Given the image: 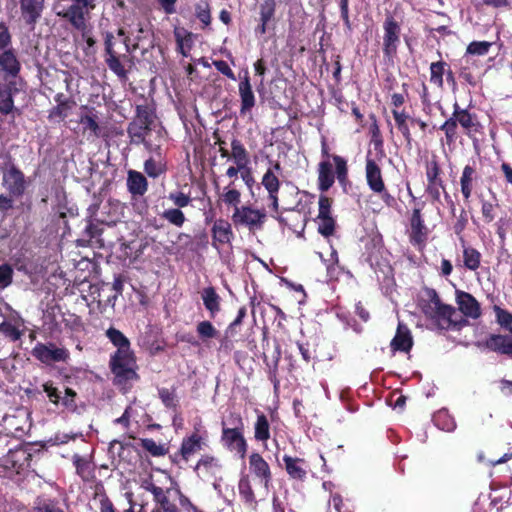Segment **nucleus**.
<instances>
[{
    "label": "nucleus",
    "mask_w": 512,
    "mask_h": 512,
    "mask_svg": "<svg viewBox=\"0 0 512 512\" xmlns=\"http://www.w3.org/2000/svg\"><path fill=\"white\" fill-rule=\"evenodd\" d=\"M468 224V216L467 212L462 209L459 216L457 217L455 223L453 224L454 233L460 237H463V232L466 229Z\"/></svg>",
    "instance_id": "62"
},
{
    "label": "nucleus",
    "mask_w": 512,
    "mask_h": 512,
    "mask_svg": "<svg viewBox=\"0 0 512 512\" xmlns=\"http://www.w3.org/2000/svg\"><path fill=\"white\" fill-rule=\"evenodd\" d=\"M165 133L164 129L160 127L155 131L154 138H146L144 130H142V125L138 121L133 119L127 126V134L130 138V142L136 145L143 144L147 151H159L160 146H162L165 141Z\"/></svg>",
    "instance_id": "11"
},
{
    "label": "nucleus",
    "mask_w": 512,
    "mask_h": 512,
    "mask_svg": "<svg viewBox=\"0 0 512 512\" xmlns=\"http://www.w3.org/2000/svg\"><path fill=\"white\" fill-rule=\"evenodd\" d=\"M460 242L463 248V266L470 271L478 270L481 266V253L476 248L467 245L464 237H460Z\"/></svg>",
    "instance_id": "35"
},
{
    "label": "nucleus",
    "mask_w": 512,
    "mask_h": 512,
    "mask_svg": "<svg viewBox=\"0 0 512 512\" xmlns=\"http://www.w3.org/2000/svg\"><path fill=\"white\" fill-rule=\"evenodd\" d=\"M274 170L280 172L282 170L281 165L278 161L273 164V168H268L264 173L261 184L265 188L268 193V199L270 200L271 209L278 213L279 211V198L278 193L280 189V180L277 175L274 173Z\"/></svg>",
    "instance_id": "19"
},
{
    "label": "nucleus",
    "mask_w": 512,
    "mask_h": 512,
    "mask_svg": "<svg viewBox=\"0 0 512 512\" xmlns=\"http://www.w3.org/2000/svg\"><path fill=\"white\" fill-rule=\"evenodd\" d=\"M235 181H231L228 186L225 187V192L222 194V201L228 205L233 206L234 209H238L241 202V193L239 190L234 188Z\"/></svg>",
    "instance_id": "46"
},
{
    "label": "nucleus",
    "mask_w": 512,
    "mask_h": 512,
    "mask_svg": "<svg viewBox=\"0 0 512 512\" xmlns=\"http://www.w3.org/2000/svg\"><path fill=\"white\" fill-rule=\"evenodd\" d=\"M232 429H234V431L245 430L244 420L237 411H230L227 416L221 420V431Z\"/></svg>",
    "instance_id": "43"
},
{
    "label": "nucleus",
    "mask_w": 512,
    "mask_h": 512,
    "mask_svg": "<svg viewBox=\"0 0 512 512\" xmlns=\"http://www.w3.org/2000/svg\"><path fill=\"white\" fill-rule=\"evenodd\" d=\"M14 271L11 265L4 263L0 265V290L10 286L13 281Z\"/></svg>",
    "instance_id": "56"
},
{
    "label": "nucleus",
    "mask_w": 512,
    "mask_h": 512,
    "mask_svg": "<svg viewBox=\"0 0 512 512\" xmlns=\"http://www.w3.org/2000/svg\"><path fill=\"white\" fill-rule=\"evenodd\" d=\"M270 423L267 416L263 412H258L256 421L254 423V439L267 446V441L270 439Z\"/></svg>",
    "instance_id": "37"
},
{
    "label": "nucleus",
    "mask_w": 512,
    "mask_h": 512,
    "mask_svg": "<svg viewBox=\"0 0 512 512\" xmlns=\"http://www.w3.org/2000/svg\"><path fill=\"white\" fill-rule=\"evenodd\" d=\"M460 125L466 134L476 131L477 115L471 113L468 109L461 108L458 102L453 105V113L439 129L444 132L445 140L448 145L455 143L458 138L457 127Z\"/></svg>",
    "instance_id": "4"
},
{
    "label": "nucleus",
    "mask_w": 512,
    "mask_h": 512,
    "mask_svg": "<svg viewBox=\"0 0 512 512\" xmlns=\"http://www.w3.org/2000/svg\"><path fill=\"white\" fill-rule=\"evenodd\" d=\"M141 487L153 495V501L158 506V512H180L177 505L170 499L171 488H162L151 479L144 480Z\"/></svg>",
    "instance_id": "13"
},
{
    "label": "nucleus",
    "mask_w": 512,
    "mask_h": 512,
    "mask_svg": "<svg viewBox=\"0 0 512 512\" xmlns=\"http://www.w3.org/2000/svg\"><path fill=\"white\" fill-rule=\"evenodd\" d=\"M333 199L321 193L318 201V215L316 218L333 217L332 216Z\"/></svg>",
    "instance_id": "54"
},
{
    "label": "nucleus",
    "mask_w": 512,
    "mask_h": 512,
    "mask_svg": "<svg viewBox=\"0 0 512 512\" xmlns=\"http://www.w3.org/2000/svg\"><path fill=\"white\" fill-rule=\"evenodd\" d=\"M109 341L117 348L109 359V368L113 374V384L121 392L127 393L133 383L140 379L137 373L138 365L130 340L118 329L110 327L105 332Z\"/></svg>",
    "instance_id": "1"
},
{
    "label": "nucleus",
    "mask_w": 512,
    "mask_h": 512,
    "mask_svg": "<svg viewBox=\"0 0 512 512\" xmlns=\"http://www.w3.org/2000/svg\"><path fill=\"white\" fill-rule=\"evenodd\" d=\"M414 340L407 325L399 323L396 333L390 342V349L393 354L396 352L409 353L413 347Z\"/></svg>",
    "instance_id": "24"
},
{
    "label": "nucleus",
    "mask_w": 512,
    "mask_h": 512,
    "mask_svg": "<svg viewBox=\"0 0 512 512\" xmlns=\"http://www.w3.org/2000/svg\"><path fill=\"white\" fill-rule=\"evenodd\" d=\"M238 91L240 97V115L246 116L251 114L252 109L256 105V97L252 90V85L250 82V76L248 71L245 72L244 76L241 77V80L238 84Z\"/></svg>",
    "instance_id": "22"
},
{
    "label": "nucleus",
    "mask_w": 512,
    "mask_h": 512,
    "mask_svg": "<svg viewBox=\"0 0 512 512\" xmlns=\"http://www.w3.org/2000/svg\"><path fill=\"white\" fill-rule=\"evenodd\" d=\"M0 68L12 77H16L19 74L21 65L12 48L4 50L0 54Z\"/></svg>",
    "instance_id": "34"
},
{
    "label": "nucleus",
    "mask_w": 512,
    "mask_h": 512,
    "mask_svg": "<svg viewBox=\"0 0 512 512\" xmlns=\"http://www.w3.org/2000/svg\"><path fill=\"white\" fill-rule=\"evenodd\" d=\"M331 160L324 159L317 166V187L321 193L327 192L338 180L341 186L349 182L348 161L343 156L332 154Z\"/></svg>",
    "instance_id": "3"
},
{
    "label": "nucleus",
    "mask_w": 512,
    "mask_h": 512,
    "mask_svg": "<svg viewBox=\"0 0 512 512\" xmlns=\"http://www.w3.org/2000/svg\"><path fill=\"white\" fill-rule=\"evenodd\" d=\"M158 396L163 405L168 409L176 410L178 406V400L175 393V389L160 388L158 389Z\"/></svg>",
    "instance_id": "52"
},
{
    "label": "nucleus",
    "mask_w": 512,
    "mask_h": 512,
    "mask_svg": "<svg viewBox=\"0 0 512 512\" xmlns=\"http://www.w3.org/2000/svg\"><path fill=\"white\" fill-rule=\"evenodd\" d=\"M32 355L41 363L50 365L56 362H67L70 353L66 348L57 347L54 343H37L32 349Z\"/></svg>",
    "instance_id": "14"
},
{
    "label": "nucleus",
    "mask_w": 512,
    "mask_h": 512,
    "mask_svg": "<svg viewBox=\"0 0 512 512\" xmlns=\"http://www.w3.org/2000/svg\"><path fill=\"white\" fill-rule=\"evenodd\" d=\"M45 0H20V10L24 22L34 28L41 18Z\"/></svg>",
    "instance_id": "26"
},
{
    "label": "nucleus",
    "mask_w": 512,
    "mask_h": 512,
    "mask_svg": "<svg viewBox=\"0 0 512 512\" xmlns=\"http://www.w3.org/2000/svg\"><path fill=\"white\" fill-rule=\"evenodd\" d=\"M196 332L199 339L204 343L211 339L217 338L219 335V331L208 320L198 322L196 325Z\"/></svg>",
    "instance_id": "44"
},
{
    "label": "nucleus",
    "mask_w": 512,
    "mask_h": 512,
    "mask_svg": "<svg viewBox=\"0 0 512 512\" xmlns=\"http://www.w3.org/2000/svg\"><path fill=\"white\" fill-rule=\"evenodd\" d=\"M383 30V55L385 59L393 60L400 44L401 27L392 15H388L383 23Z\"/></svg>",
    "instance_id": "12"
},
{
    "label": "nucleus",
    "mask_w": 512,
    "mask_h": 512,
    "mask_svg": "<svg viewBox=\"0 0 512 512\" xmlns=\"http://www.w3.org/2000/svg\"><path fill=\"white\" fill-rule=\"evenodd\" d=\"M168 199L173 202L175 208L181 209L187 207L191 203V197L181 191L171 192Z\"/></svg>",
    "instance_id": "59"
},
{
    "label": "nucleus",
    "mask_w": 512,
    "mask_h": 512,
    "mask_svg": "<svg viewBox=\"0 0 512 512\" xmlns=\"http://www.w3.org/2000/svg\"><path fill=\"white\" fill-rule=\"evenodd\" d=\"M34 512H64V510L54 500H45L39 502L34 508Z\"/></svg>",
    "instance_id": "63"
},
{
    "label": "nucleus",
    "mask_w": 512,
    "mask_h": 512,
    "mask_svg": "<svg viewBox=\"0 0 512 512\" xmlns=\"http://www.w3.org/2000/svg\"><path fill=\"white\" fill-rule=\"evenodd\" d=\"M2 184L11 196L21 197L26 190L24 173L13 163L2 169Z\"/></svg>",
    "instance_id": "16"
},
{
    "label": "nucleus",
    "mask_w": 512,
    "mask_h": 512,
    "mask_svg": "<svg viewBox=\"0 0 512 512\" xmlns=\"http://www.w3.org/2000/svg\"><path fill=\"white\" fill-rule=\"evenodd\" d=\"M481 214L485 224H490L496 219V211L499 208V204L493 203L489 200L481 199Z\"/></svg>",
    "instance_id": "50"
},
{
    "label": "nucleus",
    "mask_w": 512,
    "mask_h": 512,
    "mask_svg": "<svg viewBox=\"0 0 512 512\" xmlns=\"http://www.w3.org/2000/svg\"><path fill=\"white\" fill-rule=\"evenodd\" d=\"M266 218L267 215L264 209H255L249 205L234 209L231 216L232 223L236 228L245 227L250 233L262 230Z\"/></svg>",
    "instance_id": "9"
},
{
    "label": "nucleus",
    "mask_w": 512,
    "mask_h": 512,
    "mask_svg": "<svg viewBox=\"0 0 512 512\" xmlns=\"http://www.w3.org/2000/svg\"><path fill=\"white\" fill-rule=\"evenodd\" d=\"M491 43L487 41H473L467 47V53L471 55L483 56L489 52Z\"/></svg>",
    "instance_id": "57"
},
{
    "label": "nucleus",
    "mask_w": 512,
    "mask_h": 512,
    "mask_svg": "<svg viewBox=\"0 0 512 512\" xmlns=\"http://www.w3.org/2000/svg\"><path fill=\"white\" fill-rule=\"evenodd\" d=\"M317 231L325 238H329L335 234L336 220L333 217L316 218Z\"/></svg>",
    "instance_id": "47"
},
{
    "label": "nucleus",
    "mask_w": 512,
    "mask_h": 512,
    "mask_svg": "<svg viewBox=\"0 0 512 512\" xmlns=\"http://www.w3.org/2000/svg\"><path fill=\"white\" fill-rule=\"evenodd\" d=\"M281 359V348L279 344H275L274 351L271 359L264 354V362L268 368V378L272 382L274 390L277 391L280 387V380L278 379V367Z\"/></svg>",
    "instance_id": "33"
},
{
    "label": "nucleus",
    "mask_w": 512,
    "mask_h": 512,
    "mask_svg": "<svg viewBox=\"0 0 512 512\" xmlns=\"http://www.w3.org/2000/svg\"><path fill=\"white\" fill-rule=\"evenodd\" d=\"M12 43V36L8 26L0 22V51L9 49Z\"/></svg>",
    "instance_id": "61"
},
{
    "label": "nucleus",
    "mask_w": 512,
    "mask_h": 512,
    "mask_svg": "<svg viewBox=\"0 0 512 512\" xmlns=\"http://www.w3.org/2000/svg\"><path fill=\"white\" fill-rule=\"evenodd\" d=\"M395 125L405 140L406 148L409 150L412 149L414 140L410 131V122L395 123Z\"/></svg>",
    "instance_id": "60"
},
{
    "label": "nucleus",
    "mask_w": 512,
    "mask_h": 512,
    "mask_svg": "<svg viewBox=\"0 0 512 512\" xmlns=\"http://www.w3.org/2000/svg\"><path fill=\"white\" fill-rule=\"evenodd\" d=\"M212 246L220 249L221 246L231 245L234 239V232L228 220L216 219L211 228Z\"/></svg>",
    "instance_id": "20"
},
{
    "label": "nucleus",
    "mask_w": 512,
    "mask_h": 512,
    "mask_svg": "<svg viewBox=\"0 0 512 512\" xmlns=\"http://www.w3.org/2000/svg\"><path fill=\"white\" fill-rule=\"evenodd\" d=\"M276 10L275 0H264L260 5V19L271 21L274 18Z\"/></svg>",
    "instance_id": "58"
},
{
    "label": "nucleus",
    "mask_w": 512,
    "mask_h": 512,
    "mask_svg": "<svg viewBox=\"0 0 512 512\" xmlns=\"http://www.w3.org/2000/svg\"><path fill=\"white\" fill-rule=\"evenodd\" d=\"M140 445L153 457H161L168 452L164 445L157 444L152 438L140 439Z\"/></svg>",
    "instance_id": "49"
},
{
    "label": "nucleus",
    "mask_w": 512,
    "mask_h": 512,
    "mask_svg": "<svg viewBox=\"0 0 512 512\" xmlns=\"http://www.w3.org/2000/svg\"><path fill=\"white\" fill-rule=\"evenodd\" d=\"M479 346L512 358V335L490 334Z\"/></svg>",
    "instance_id": "23"
},
{
    "label": "nucleus",
    "mask_w": 512,
    "mask_h": 512,
    "mask_svg": "<svg viewBox=\"0 0 512 512\" xmlns=\"http://www.w3.org/2000/svg\"><path fill=\"white\" fill-rule=\"evenodd\" d=\"M156 118L155 106L144 99L143 104L136 105L134 120L140 124H154Z\"/></svg>",
    "instance_id": "38"
},
{
    "label": "nucleus",
    "mask_w": 512,
    "mask_h": 512,
    "mask_svg": "<svg viewBox=\"0 0 512 512\" xmlns=\"http://www.w3.org/2000/svg\"><path fill=\"white\" fill-rule=\"evenodd\" d=\"M249 475L253 478L255 487L259 486L261 496H268L273 482L270 464L258 452H252L248 457Z\"/></svg>",
    "instance_id": "6"
},
{
    "label": "nucleus",
    "mask_w": 512,
    "mask_h": 512,
    "mask_svg": "<svg viewBox=\"0 0 512 512\" xmlns=\"http://www.w3.org/2000/svg\"><path fill=\"white\" fill-rule=\"evenodd\" d=\"M13 91L17 92V89H13L9 84H0V113L4 115L14 109Z\"/></svg>",
    "instance_id": "39"
},
{
    "label": "nucleus",
    "mask_w": 512,
    "mask_h": 512,
    "mask_svg": "<svg viewBox=\"0 0 512 512\" xmlns=\"http://www.w3.org/2000/svg\"><path fill=\"white\" fill-rule=\"evenodd\" d=\"M455 300L459 311L467 318L478 319L482 314L481 305L470 293L456 290Z\"/></svg>",
    "instance_id": "21"
},
{
    "label": "nucleus",
    "mask_w": 512,
    "mask_h": 512,
    "mask_svg": "<svg viewBox=\"0 0 512 512\" xmlns=\"http://www.w3.org/2000/svg\"><path fill=\"white\" fill-rule=\"evenodd\" d=\"M75 105H70V104H67V103H60V104H56V106L52 107L49 111H48V120L50 122H61V121H64L68 115L70 114V111L72 110V108L74 107Z\"/></svg>",
    "instance_id": "45"
},
{
    "label": "nucleus",
    "mask_w": 512,
    "mask_h": 512,
    "mask_svg": "<svg viewBox=\"0 0 512 512\" xmlns=\"http://www.w3.org/2000/svg\"><path fill=\"white\" fill-rule=\"evenodd\" d=\"M426 188L425 192L433 202H440L441 190L446 192L443 170L436 154L425 162Z\"/></svg>",
    "instance_id": "8"
},
{
    "label": "nucleus",
    "mask_w": 512,
    "mask_h": 512,
    "mask_svg": "<svg viewBox=\"0 0 512 512\" xmlns=\"http://www.w3.org/2000/svg\"><path fill=\"white\" fill-rule=\"evenodd\" d=\"M73 464L76 468L77 475L83 481H90L94 477V468L86 458L75 454L73 456Z\"/></svg>",
    "instance_id": "40"
},
{
    "label": "nucleus",
    "mask_w": 512,
    "mask_h": 512,
    "mask_svg": "<svg viewBox=\"0 0 512 512\" xmlns=\"http://www.w3.org/2000/svg\"><path fill=\"white\" fill-rule=\"evenodd\" d=\"M283 462L285 465V471L290 479L300 482L306 480L308 474V464L305 459L284 455Z\"/></svg>",
    "instance_id": "27"
},
{
    "label": "nucleus",
    "mask_w": 512,
    "mask_h": 512,
    "mask_svg": "<svg viewBox=\"0 0 512 512\" xmlns=\"http://www.w3.org/2000/svg\"><path fill=\"white\" fill-rule=\"evenodd\" d=\"M231 157L235 164H240L247 167L250 163L248 151L246 150L243 143L237 138H233L231 141Z\"/></svg>",
    "instance_id": "41"
},
{
    "label": "nucleus",
    "mask_w": 512,
    "mask_h": 512,
    "mask_svg": "<svg viewBox=\"0 0 512 512\" xmlns=\"http://www.w3.org/2000/svg\"><path fill=\"white\" fill-rule=\"evenodd\" d=\"M203 446H206V437L196 431L183 438L179 453L185 461H188L193 454L202 450Z\"/></svg>",
    "instance_id": "30"
},
{
    "label": "nucleus",
    "mask_w": 512,
    "mask_h": 512,
    "mask_svg": "<svg viewBox=\"0 0 512 512\" xmlns=\"http://www.w3.org/2000/svg\"><path fill=\"white\" fill-rule=\"evenodd\" d=\"M448 66L449 64L443 60L430 64V82L439 89L444 87L443 76L446 74Z\"/></svg>",
    "instance_id": "42"
},
{
    "label": "nucleus",
    "mask_w": 512,
    "mask_h": 512,
    "mask_svg": "<svg viewBox=\"0 0 512 512\" xmlns=\"http://www.w3.org/2000/svg\"><path fill=\"white\" fill-rule=\"evenodd\" d=\"M95 7V0H72V4L58 11L57 16L67 20L75 29H84L85 22Z\"/></svg>",
    "instance_id": "10"
},
{
    "label": "nucleus",
    "mask_w": 512,
    "mask_h": 512,
    "mask_svg": "<svg viewBox=\"0 0 512 512\" xmlns=\"http://www.w3.org/2000/svg\"><path fill=\"white\" fill-rule=\"evenodd\" d=\"M148 152L152 153L154 156L149 157L144 162V171L150 178L156 179L159 176H161L162 174L166 173L167 162L165 160L162 146H160L159 151H148Z\"/></svg>",
    "instance_id": "29"
},
{
    "label": "nucleus",
    "mask_w": 512,
    "mask_h": 512,
    "mask_svg": "<svg viewBox=\"0 0 512 512\" xmlns=\"http://www.w3.org/2000/svg\"><path fill=\"white\" fill-rule=\"evenodd\" d=\"M244 432L245 430H224L221 431L220 437L222 446L229 452L237 455L241 460L245 459L248 451V443L244 436Z\"/></svg>",
    "instance_id": "17"
},
{
    "label": "nucleus",
    "mask_w": 512,
    "mask_h": 512,
    "mask_svg": "<svg viewBox=\"0 0 512 512\" xmlns=\"http://www.w3.org/2000/svg\"><path fill=\"white\" fill-rule=\"evenodd\" d=\"M162 218L165 219L171 225L176 227H182L186 222L185 214L181 209L169 208L163 211Z\"/></svg>",
    "instance_id": "48"
},
{
    "label": "nucleus",
    "mask_w": 512,
    "mask_h": 512,
    "mask_svg": "<svg viewBox=\"0 0 512 512\" xmlns=\"http://www.w3.org/2000/svg\"><path fill=\"white\" fill-rule=\"evenodd\" d=\"M43 391L46 393L49 401L55 406L61 405L63 408L74 412L77 409V393L70 387L65 388V394L62 396L61 391L54 386L52 381H47L42 385Z\"/></svg>",
    "instance_id": "15"
},
{
    "label": "nucleus",
    "mask_w": 512,
    "mask_h": 512,
    "mask_svg": "<svg viewBox=\"0 0 512 512\" xmlns=\"http://www.w3.org/2000/svg\"><path fill=\"white\" fill-rule=\"evenodd\" d=\"M238 493L245 506L256 509L258 502L266 499L261 496L259 486L255 487L253 478L249 474H242L238 481Z\"/></svg>",
    "instance_id": "18"
},
{
    "label": "nucleus",
    "mask_w": 512,
    "mask_h": 512,
    "mask_svg": "<svg viewBox=\"0 0 512 512\" xmlns=\"http://www.w3.org/2000/svg\"><path fill=\"white\" fill-rule=\"evenodd\" d=\"M0 332L13 342L19 340L22 336V332L9 321L0 323Z\"/></svg>",
    "instance_id": "55"
},
{
    "label": "nucleus",
    "mask_w": 512,
    "mask_h": 512,
    "mask_svg": "<svg viewBox=\"0 0 512 512\" xmlns=\"http://www.w3.org/2000/svg\"><path fill=\"white\" fill-rule=\"evenodd\" d=\"M479 179L480 175L476 167V161H473L472 164H467L463 167L462 174L460 176V190L465 201L470 200L475 184Z\"/></svg>",
    "instance_id": "25"
},
{
    "label": "nucleus",
    "mask_w": 512,
    "mask_h": 512,
    "mask_svg": "<svg viewBox=\"0 0 512 512\" xmlns=\"http://www.w3.org/2000/svg\"><path fill=\"white\" fill-rule=\"evenodd\" d=\"M365 177L369 189L372 192H381L384 190L385 182L381 167L372 158H366Z\"/></svg>",
    "instance_id": "28"
},
{
    "label": "nucleus",
    "mask_w": 512,
    "mask_h": 512,
    "mask_svg": "<svg viewBox=\"0 0 512 512\" xmlns=\"http://www.w3.org/2000/svg\"><path fill=\"white\" fill-rule=\"evenodd\" d=\"M425 201H415L409 216L408 238L409 242L417 248H424L429 235V229L425 224L423 210Z\"/></svg>",
    "instance_id": "7"
},
{
    "label": "nucleus",
    "mask_w": 512,
    "mask_h": 512,
    "mask_svg": "<svg viewBox=\"0 0 512 512\" xmlns=\"http://www.w3.org/2000/svg\"><path fill=\"white\" fill-rule=\"evenodd\" d=\"M104 61L110 71H112L121 81L128 79V73L134 65L133 57L128 54H118L115 49V37L110 31L104 34Z\"/></svg>",
    "instance_id": "5"
},
{
    "label": "nucleus",
    "mask_w": 512,
    "mask_h": 512,
    "mask_svg": "<svg viewBox=\"0 0 512 512\" xmlns=\"http://www.w3.org/2000/svg\"><path fill=\"white\" fill-rule=\"evenodd\" d=\"M221 469L222 464L220 460L208 454L202 455L195 466V471L204 476H215Z\"/></svg>",
    "instance_id": "36"
},
{
    "label": "nucleus",
    "mask_w": 512,
    "mask_h": 512,
    "mask_svg": "<svg viewBox=\"0 0 512 512\" xmlns=\"http://www.w3.org/2000/svg\"><path fill=\"white\" fill-rule=\"evenodd\" d=\"M428 300L422 306V312L425 317L439 330L461 329L466 326L468 321L460 317L455 319L457 314L455 307L444 304L435 289L427 291Z\"/></svg>",
    "instance_id": "2"
},
{
    "label": "nucleus",
    "mask_w": 512,
    "mask_h": 512,
    "mask_svg": "<svg viewBox=\"0 0 512 512\" xmlns=\"http://www.w3.org/2000/svg\"><path fill=\"white\" fill-rule=\"evenodd\" d=\"M493 310L497 323L512 334V313L498 305H494Z\"/></svg>",
    "instance_id": "51"
},
{
    "label": "nucleus",
    "mask_w": 512,
    "mask_h": 512,
    "mask_svg": "<svg viewBox=\"0 0 512 512\" xmlns=\"http://www.w3.org/2000/svg\"><path fill=\"white\" fill-rule=\"evenodd\" d=\"M243 319L240 317H236L226 328L225 330V336L221 340V345L224 347L228 346V343L230 342L229 338H232L237 333L236 327L239 326L242 323Z\"/></svg>",
    "instance_id": "64"
},
{
    "label": "nucleus",
    "mask_w": 512,
    "mask_h": 512,
    "mask_svg": "<svg viewBox=\"0 0 512 512\" xmlns=\"http://www.w3.org/2000/svg\"><path fill=\"white\" fill-rule=\"evenodd\" d=\"M201 298L204 307L209 312L210 318H215L221 310V297L215 288L213 286L205 287L201 292Z\"/></svg>",
    "instance_id": "31"
},
{
    "label": "nucleus",
    "mask_w": 512,
    "mask_h": 512,
    "mask_svg": "<svg viewBox=\"0 0 512 512\" xmlns=\"http://www.w3.org/2000/svg\"><path fill=\"white\" fill-rule=\"evenodd\" d=\"M127 188L132 196H143L148 190L146 177L141 172L130 170L127 177Z\"/></svg>",
    "instance_id": "32"
},
{
    "label": "nucleus",
    "mask_w": 512,
    "mask_h": 512,
    "mask_svg": "<svg viewBox=\"0 0 512 512\" xmlns=\"http://www.w3.org/2000/svg\"><path fill=\"white\" fill-rule=\"evenodd\" d=\"M97 119V115L90 111L88 114L81 115L79 122L83 125L84 130H89L94 136L98 137L100 135V126Z\"/></svg>",
    "instance_id": "53"
}]
</instances>
